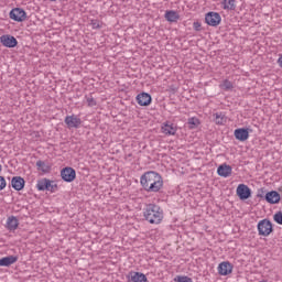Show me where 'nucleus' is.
<instances>
[{
	"instance_id": "nucleus-1",
	"label": "nucleus",
	"mask_w": 282,
	"mask_h": 282,
	"mask_svg": "<svg viewBox=\"0 0 282 282\" xmlns=\"http://www.w3.org/2000/svg\"><path fill=\"white\" fill-rule=\"evenodd\" d=\"M140 184L147 193H160L164 188V178L160 173L149 171L140 177Z\"/></svg>"
},
{
	"instance_id": "nucleus-2",
	"label": "nucleus",
	"mask_w": 282,
	"mask_h": 282,
	"mask_svg": "<svg viewBox=\"0 0 282 282\" xmlns=\"http://www.w3.org/2000/svg\"><path fill=\"white\" fill-rule=\"evenodd\" d=\"M143 217L149 224H161L164 219V212L159 205L149 204L144 208Z\"/></svg>"
},
{
	"instance_id": "nucleus-3",
	"label": "nucleus",
	"mask_w": 282,
	"mask_h": 282,
	"mask_svg": "<svg viewBox=\"0 0 282 282\" xmlns=\"http://www.w3.org/2000/svg\"><path fill=\"white\" fill-rule=\"evenodd\" d=\"M273 230L272 221H270V219L264 218L258 223V235L260 237H270Z\"/></svg>"
},
{
	"instance_id": "nucleus-4",
	"label": "nucleus",
	"mask_w": 282,
	"mask_h": 282,
	"mask_svg": "<svg viewBox=\"0 0 282 282\" xmlns=\"http://www.w3.org/2000/svg\"><path fill=\"white\" fill-rule=\"evenodd\" d=\"M10 19L12 21H17L18 23H23L25 19H28V13L22 8H14L9 13Z\"/></svg>"
},
{
	"instance_id": "nucleus-5",
	"label": "nucleus",
	"mask_w": 282,
	"mask_h": 282,
	"mask_svg": "<svg viewBox=\"0 0 282 282\" xmlns=\"http://www.w3.org/2000/svg\"><path fill=\"white\" fill-rule=\"evenodd\" d=\"M64 122L67 129H80V124H83V120L76 115L66 116Z\"/></svg>"
},
{
	"instance_id": "nucleus-6",
	"label": "nucleus",
	"mask_w": 282,
	"mask_h": 282,
	"mask_svg": "<svg viewBox=\"0 0 282 282\" xmlns=\"http://www.w3.org/2000/svg\"><path fill=\"white\" fill-rule=\"evenodd\" d=\"M236 193L239 199H241L242 202L252 197V189H250V187H248V185L246 184H239Z\"/></svg>"
},
{
	"instance_id": "nucleus-7",
	"label": "nucleus",
	"mask_w": 282,
	"mask_h": 282,
	"mask_svg": "<svg viewBox=\"0 0 282 282\" xmlns=\"http://www.w3.org/2000/svg\"><path fill=\"white\" fill-rule=\"evenodd\" d=\"M205 22L212 28H217L221 23V15L217 12H208L205 15Z\"/></svg>"
},
{
	"instance_id": "nucleus-8",
	"label": "nucleus",
	"mask_w": 282,
	"mask_h": 282,
	"mask_svg": "<svg viewBox=\"0 0 282 282\" xmlns=\"http://www.w3.org/2000/svg\"><path fill=\"white\" fill-rule=\"evenodd\" d=\"M61 177L64 182L72 183L76 180V170L74 167H64L61 171Z\"/></svg>"
},
{
	"instance_id": "nucleus-9",
	"label": "nucleus",
	"mask_w": 282,
	"mask_h": 282,
	"mask_svg": "<svg viewBox=\"0 0 282 282\" xmlns=\"http://www.w3.org/2000/svg\"><path fill=\"white\" fill-rule=\"evenodd\" d=\"M0 43L4 46V47H17V45H19V41H17V37L12 36V35H2L0 36Z\"/></svg>"
},
{
	"instance_id": "nucleus-10",
	"label": "nucleus",
	"mask_w": 282,
	"mask_h": 282,
	"mask_svg": "<svg viewBox=\"0 0 282 282\" xmlns=\"http://www.w3.org/2000/svg\"><path fill=\"white\" fill-rule=\"evenodd\" d=\"M152 100L153 99L151 98L149 93H140L137 96V102H138V105H140V107H149V105H151Z\"/></svg>"
},
{
	"instance_id": "nucleus-11",
	"label": "nucleus",
	"mask_w": 282,
	"mask_h": 282,
	"mask_svg": "<svg viewBox=\"0 0 282 282\" xmlns=\"http://www.w3.org/2000/svg\"><path fill=\"white\" fill-rule=\"evenodd\" d=\"M264 199L268 204H279L281 202V194L276 191H271L264 195Z\"/></svg>"
},
{
	"instance_id": "nucleus-12",
	"label": "nucleus",
	"mask_w": 282,
	"mask_h": 282,
	"mask_svg": "<svg viewBox=\"0 0 282 282\" xmlns=\"http://www.w3.org/2000/svg\"><path fill=\"white\" fill-rule=\"evenodd\" d=\"M234 135L236 140H239L240 142H246V140L250 138V132H248V129L238 128L235 130Z\"/></svg>"
},
{
	"instance_id": "nucleus-13",
	"label": "nucleus",
	"mask_w": 282,
	"mask_h": 282,
	"mask_svg": "<svg viewBox=\"0 0 282 282\" xmlns=\"http://www.w3.org/2000/svg\"><path fill=\"white\" fill-rule=\"evenodd\" d=\"M217 173L220 177H230L232 175V166L224 163L218 166Z\"/></svg>"
},
{
	"instance_id": "nucleus-14",
	"label": "nucleus",
	"mask_w": 282,
	"mask_h": 282,
	"mask_svg": "<svg viewBox=\"0 0 282 282\" xmlns=\"http://www.w3.org/2000/svg\"><path fill=\"white\" fill-rule=\"evenodd\" d=\"M11 186L14 191H23V188H25V180L21 176H13L11 180Z\"/></svg>"
},
{
	"instance_id": "nucleus-15",
	"label": "nucleus",
	"mask_w": 282,
	"mask_h": 282,
	"mask_svg": "<svg viewBox=\"0 0 282 282\" xmlns=\"http://www.w3.org/2000/svg\"><path fill=\"white\" fill-rule=\"evenodd\" d=\"M218 273L221 275V276H228V274H231L232 273V264L230 262H221L219 265H218Z\"/></svg>"
},
{
	"instance_id": "nucleus-16",
	"label": "nucleus",
	"mask_w": 282,
	"mask_h": 282,
	"mask_svg": "<svg viewBox=\"0 0 282 282\" xmlns=\"http://www.w3.org/2000/svg\"><path fill=\"white\" fill-rule=\"evenodd\" d=\"M19 261V257L17 256H9L0 259V268H10L13 263Z\"/></svg>"
},
{
	"instance_id": "nucleus-17",
	"label": "nucleus",
	"mask_w": 282,
	"mask_h": 282,
	"mask_svg": "<svg viewBox=\"0 0 282 282\" xmlns=\"http://www.w3.org/2000/svg\"><path fill=\"white\" fill-rule=\"evenodd\" d=\"M6 228L11 232L17 230V228H19V218H17V216L8 217Z\"/></svg>"
},
{
	"instance_id": "nucleus-18",
	"label": "nucleus",
	"mask_w": 282,
	"mask_h": 282,
	"mask_svg": "<svg viewBox=\"0 0 282 282\" xmlns=\"http://www.w3.org/2000/svg\"><path fill=\"white\" fill-rule=\"evenodd\" d=\"M35 166L37 167V171H41L45 174L52 171V165H50V163H46L45 161H36Z\"/></svg>"
},
{
	"instance_id": "nucleus-19",
	"label": "nucleus",
	"mask_w": 282,
	"mask_h": 282,
	"mask_svg": "<svg viewBox=\"0 0 282 282\" xmlns=\"http://www.w3.org/2000/svg\"><path fill=\"white\" fill-rule=\"evenodd\" d=\"M50 184H54V181H50L48 178H42L37 181L36 188L37 191H48Z\"/></svg>"
},
{
	"instance_id": "nucleus-20",
	"label": "nucleus",
	"mask_w": 282,
	"mask_h": 282,
	"mask_svg": "<svg viewBox=\"0 0 282 282\" xmlns=\"http://www.w3.org/2000/svg\"><path fill=\"white\" fill-rule=\"evenodd\" d=\"M130 281L131 282H147V275L141 272H130Z\"/></svg>"
},
{
	"instance_id": "nucleus-21",
	"label": "nucleus",
	"mask_w": 282,
	"mask_h": 282,
	"mask_svg": "<svg viewBox=\"0 0 282 282\" xmlns=\"http://www.w3.org/2000/svg\"><path fill=\"white\" fill-rule=\"evenodd\" d=\"M165 19L170 23H177V21H180V14L177 13V11L170 10L165 12Z\"/></svg>"
},
{
	"instance_id": "nucleus-22",
	"label": "nucleus",
	"mask_w": 282,
	"mask_h": 282,
	"mask_svg": "<svg viewBox=\"0 0 282 282\" xmlns=\"http://www.w3.org/2000/svg\"><path fill=\"white\" fill-rule=\"evenodd\" d=\"M161 129L162 133H165V135H175V133H177V129L173 127V123L166 122L162 126Z\"/></svg>"
},
{
	"instance_id": "nucleus-23",
	"label": "nucleus",
	"mask_w": 282,
	"mask_h": 282,
	"mask_svg": "<svg viewBox=\"0 0 282 282\" xmlns=\"http://www.w3.org/2000/svg\"><path fill=\"white\" fill-rule=\"evenodd\" d=\"M228 118H226V115L224 112H216L214 113V122L216 124H226Z\"/></svg>"
},
{
	"instance_id": "nucleus-24",
	"label": "nucleus",
	"mask_w": 282,
	"mask_h": 282,
	"mask_svg": "<svg viewBox=\"0 0 282 282\" xmlns=\"http://www.w3.org/2000/svg\"><path fill=\"white\" fill-rule=\"evenodd\" d=\"M221 6L224 10H236L237 6L235 4V0H223Z\"/></svg>"
},
{
	"instance_id": "nucleus-25",
	"label": "nucleus",
	"mask_w": 282,
	"mask_h": 282,
	"mask_svg": "<svg viewBox=\"0 0 282 282\" xmlns=\"http://www.w3.org/2000/svg\"><path fill=\"white\" fill-rule=\"evenodd\" d=\"M220 89H224V91H230L234 89L232 82L225 79L223 83L219 85Z\"/></svg>"
},
{
	"instance_id": "nucleus-26",
	"label": "nucleus",
	"mask_w": 282,
	"mask_h": 282,
	"mask_svg": "<svg viewBox=\"0 0 282 282\" xmlns=\"http://www.w3.org/2000/svg\"><path fill=\"white\" fill-rule=\"evenodd\" d=\"M187 123L189 124V129H197V127H199V119L192 117L188 119Z\"/></svg>"
},
{
	"instance_id": "nucleus-27",
	"label": "nucleus",
	"mask_w": 282,
	"mask_h": 282,
	"mask_svg": "<svg viewBox=\"0 0 282 282\" xmlns=\"http://www.w3.org/2000/svg\"><path fill=\"white\" fill-rule=\"evenodd\" d=\"M175 282H193V279L186 276V275H177L174 278Z\"/></svg>"
},
{
	"instance_id": "nucleus-28",
	"label": "nucleus",
	"mask_w": 282,
	"mask_h": 282,
	"mask_svg": "<svg viewBox=\"0 0 282 282\" xmlns=\"http://www.w3.org/2000/svg\"><path fill=\"white\" fill-rule=\"evenodd\" d=\"M90 25H91L93 30H100L102 28L100 20H91Z\"/></svg>"
},
{
	"instance_id": "nucleus-29",
	"label": "nucleus",
	"mask_w": 282,
	"mask_h": 282,
	"mask_svg": "<svg viewBox=\"0 0 282 282\" xmlns=\"http://www.w3.org/2000/svg\"><path fill=\"white\" fill-rule=\"evenodd\" d=\"M273 219L275 224L282 226V212H278L276 214H274Z\"/></svg>"
},
{
	"instance_id": "nucleus-30",
	"label": "nucleus",
	"mask_w": 282,
	"mask_h": 282,
	"mask_svg": "<svg viewBox=\"0 0 282 282\" xmlns=\"http://www.w3.org/2000/svg\"><path fill=\"white\" fill-rule=\"evenodd\" d=\"M50 193H56L58 191V185L55 183H51L47 189Z\"/></svg>"
},
{
	"instance_id": "nucleus-31",
	"label": "nucleus",
	"mask_w": 282,
	"mask_h": 282,
	"mask_svg": "<svg viewBox=\"0 0 282 282\" xmlns=\"http://www.w3.org/2000/svg\"><path fill=\"white\" fill-rule=\"evenodd\" d=\"M8 186V183L6 182V177L0 176V191H3Z\"/></svg>"
},
{
	"instance_id": "nucleus-32",
	"label": "nucleus",
	"mask_w": 282,
	"mask_h": 282,
	"mask_svg": "<svg viewBox=\"0 0 282 282\" xmlns=\"http://www.w3.org/2000/svg\"><path fill=\"white\" fill-rule=\"evenodd\" d=\"M88 107H96V99L94 97L87 98Z\"/></svg>"
},
{
	"instance_id": "nucleus-33",
	"label": "nucleus",
	"mask_w": 282,
	"mask_h": 282,
	"mask_svg": "<svg viewBox=\"0 0 282 282\" xmlns=\"http://www.w3.org/2000/svg\"><path fill=\"white\" fill-rule=\"evenodd\" d=\"M193 28H194V30H195L196 32H199V31H202V23H199V22H194V23H193Z\"/></svg>"
},
{
	"instance_id": "nucleus-34",
	"label": "nucleus",
	"mask_w": 282,
	"mask_h": 282,
	"mask_svg": "<svg viewBox=\"0 0 282 282\" xmlns=\"http://www.w3.org/2000/svg\"><path fill=\"white\" fill-rule=\"evenodd\" d=\"M257 197H259L260 199H265V191L259 189Z\"/></svg>"
},
{
	"instance_id": "nucleus-35",
	"label": "nucleus",
	"mask_w": 282,
	"mask_h": 282,
	"mask_svg": "<svg viewBox=\"0 0 282 282\" xmlns=\"http://www.w3.org/2000/svg\"><path fill=\"white\" fill-rule=\"evenodd\" d=\"M278 65H279V67H281V69H282V54H281L280 57L278 58Z\"/></svg>"
},
{
	"instance_id": "nucleus-36",
	"label": "nucleus",
	"mask_w": 282,
	"mask_h": 282,
	"mask_svg": "<svg viewBox=\"0 0 282 282\" xmlns=\"http://www.w3.org/2000/svg\"><path fill=\"white\" fill-rule=\"evenodd\" d=\"M1 171H3V166L0 164V173H1Z\"/></svg>"
}]
</instances>
